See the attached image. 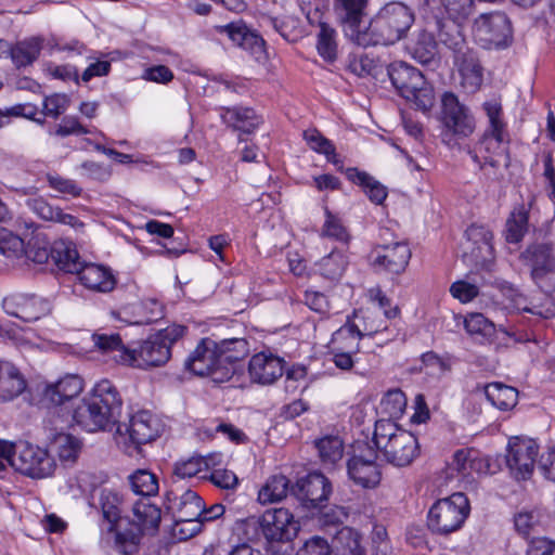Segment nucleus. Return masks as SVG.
<instances>
[{
	"mask_svg": "<svg viewBox=\"0 0 555 555\" xmlns=\"http://www.w3.org/2000/svg\"><path fill=\"white\" fill-rule=\"evenodd\" d=\"M99 505L102 511L104 525L102 527V542L121 555H132L138 552L140 532L132 529L121 530L119 520L125 509V501L118 492L104 488L100 491Z\"/></svg>",
	"mask_w": 555,
	"mask_h": 555,
	"instance_id": "f257e3e1",
	"label": "nucleus"
},
{
	"mask_svg": "<svg viewBox=\"0 0 555 555\" xmlns=\"http://www.w3.org/2000/svg\"><path fill=\"white\" fill-rule=\"evenodd\" d=\"M415 20L414 11L405 3L391 1L384 4L369 21L364 48L389 46L404 38Z\"/></svg>",
	"mask_w": 555,
	"mask_h": 555,
	"instance_id": "f03ea898",
	"label": "nucleus"
},
{
	"mask_svg": "<svg viewBox=\"0 0 555 555\" xmlns=\"http://www.w3.org/2000/svg\"><path fill=\"white\" fill-rule=\"evenodd\" d=\"M375 447L397 467L409 466L420 454L417 438L390 420H378L373 435Z\"/></svg>",
	"mask_w": 555,
	"mask_h": 555,
	"instance_id": "7ed1b4c3",
	"label": "nucleus"
},
{
	"mask_svg": "<svg viewBox=\"0 0 555 555\" xmlns=\"http://www.w3.org/2000/svg\"><path fill=\"white\" fill-rule=\"evenodd\" d=\"M7 461L15 470L31 478H46L54 470V460L46 449L27 441L10 443L0 440V472Z\"/></svg>",
	"mask_w": 555,
	"mask_h": 555,
	"instance_id": "20e7f679",
	"label": "nucleus"
},
{
	"mask_svg": "<svg viewBox=\"0 0 555 555\" xmlns=\"http://www.w3.org/2000/svg\"><path fill=\"white\" fill-rule=\"evenodd\" d=\"M387 74L400 95L417 109L426 112L434 106V89L417 68L406 62L395 61L388 65Z\"/></svg>",
	"mask_w": 555,
	"mask_h": 555,
	"instance_id": "39448f33",
	"label": "nucleus"
},
{
	"mask_svg": "<svg viewBox=\"0 0 555 555\" xmlns=\"http://www.w3.org/2000/svg\"><path fill=\"white\" fill-rule=\"evenodd\" d=\"M163 430L160 421L150 411H139L129 423L118 424L115 440L128 455L138 453L140 446L155 440Z\"/></svg>",
	"mask_w": 555,
	"mask_h": 555,
	"instance_id": "423d86ee",
	"label": "nucleus"
},
{
	"mask_svg": "<svg viewBox=\"0 0 555 555\" xmlns=\"http://www.w3.org/2000/svg\"><path fill=\"white\" fill-rule=\"evenodd\" d=\"M186 331L188 328L181 324H171L159 330L142 341L138 349H131L135 352V359L129 364L138 367L166 364L171 358V347L185 335Z\"/></svg>",
	"mask_w": 555,
	"mask_h": 555,
	"instance_id": "0eeeda50",
	"label": "nucleus"
},
{
	"mask_svg": "<svg viewBox=\"0 0 555 555\" xmlns=\"http://www.w3.org/2000/svg\"><path fill=\"white\" fill-rule=\"evenodd\" d=\"M469 502L462 492L438 500L428 512V528L436 534L449 535L464 525L469 515Z\"/></svg>",
	"mask_w": 555,
	"mask_h": 555,
	"instance_id": "6e6552de",
	"label": "nucleus"
},
{
	"mask_svg": "<svg viewBox=\"0 0 555 555\" xmlns=\"http://www.w3.org/2000/svg\"><path fill=\"white\" fill-rule=\"evenodd\" d=\"M367 0H335L333 10L345 36L363 47L369 34Z\"/></svg>",
	"mask_w": 555,
	"mask_h": 555,
	"instance_id": "1a4fd4ad",
	"label": "nucleus"
},
{
	"mask_svg": "<svg viewBox=\"0 0 555 555\" xmlns=\"http://www.w3.org/2000/svg\"><path fill=\"white\" fill-rule=\"evenodd\" d=\"M165 507L170 512L177 525H193L190 532L180 528L182 539L193 537L199 531L198 519L203 513V500L193 490H185L179 493L178 490H170L166 493Z\"/></svg>",
	"mask_w": 555,
	"mask_h": 555,
	"instance_id": "9d476101",
	"label": "nucleus"
},
{
	"mask_svg": "<svg viewBox=\"0 0 555 555\" xmlns=\"http://www.w3.org/2000/svg\"><path fill=\"white\" fill-rule=\"evenodd\" d=\"M218 354L217 341L203 338L185 361V367L195 375L210 376L217 383L229 380L232 369L222 366Z\"/></svg>",
	"mask_w": 555,
	"mask_h": 555,
	"instance_id": "9b49d317",
	"label": "nucleus"
},
{
	"mask_svg": "<svg viewBox=\"0 0 555 555\" xmlns=\"http://www.w3.org/2000/svg\"><path fill=\"white\" fill-rule=\"evenodd\" d=\"M474 34L486 49L505 48L512 41V23L503 12L481 14L475 20Z\"/></svg>",
	"mask_w": 555,
	"mask_h": 555,
	"instance_id": "f8f14e48",
	"label": "nucleus"
},
{
	"mask_svg": "<svg viewBox=\"0 0 555 555\" xmlns=\"http://www.w3.org/2000/svg\"><path fill=\"white\" fill-rule=\"evenodd\" d=\"M377 330H361L358 324L347 320L343 325L333 334L332 338V353L334 364L344 371H349L353 367L354 361L352 354L360 350V340L366 334L371 335Z\"/></svg>",
	"mask_w": 555,
	"mask_h": 555,
	"instance_id": "ddd939ff",
	"label": "nucleus"
},
{
	"mask_svg": "<svg viewBox=\"0 0 555 555\" xmlns=\"http://www.w3.org/2000/svg\"><path fill=\"white\" fill-rule=\"evenodd\" d=\"M440 120L447 133L459 138L469 137L476 127L469 108L453 92H444L441 96Z\"/></svg>",
	"mask_w": 555,
	"mask_h": 555,
	"instance_id": "4468645a",
	"label": "nucleus"
},
{
	"mask_svg": "<svg viewBox=\"0 0 555 555\" xmlns=\"http://www.w3.org/2000/svg\"><path fill=\"white\" fill-rule=\"evenodd\" d=\"M332 491L331 481L319 472H313L299 478L291 489V493L308 508L324 506Z\"/></svg>",
	"mask_w": 555,
	"mask_h": 555,
	"instance_id": "2eb2a0df",
	"label": "nucleus"
},
{
	"mask_svg": "<svg viewBox=\"0 0 555 555\" xmlns=\"http://www.w3.org/2000/svg\"><path fill=\"white\" fill-rule=\"evenodd\" d=\"M259 526L269 542H286L294 539L299 525L286 508L267 509L259 519Z\"/></svg>",
	"mask_w": 555,
	"mask_h": 555,
	"instance_id": "dca6fc26",
	"label": "nucleus"
},
{
	"mask_svg": "<svg viewBox=\"0 0 555 555\" xmlns=\"http://www.w3.org/2000/svg\"><path fill=\"white\" fill-rule=\"evenodd\" d=\"M538 443L530 438H513L507 448L506 464L517 479H528L534 468Z\"/></svg>",
	"mask_w": 555,
	"mask_h": 555,
	"instance_id": "f3484780",
	"label": "nucleus"
},
{
	"mask_svg": "<svg viewBox=\"0 0 555 555\" xmlns=\"http://www.w3.org/2000/svg\"><path fill=\"white\" fill-rule=\"evenodd\" d=\"M376 451L367 450V454H354L347 462V473L354 485L363 489H374L382 480V470L376 462Z\"/></svg>",
	"mask_w": 555,
	"mask_h": 555,
	"instance_id": "a211bd4d",
	"label": "nucleus"
},
{
	"mask_svg": "<svg viewBox=\"0 0 555 555\" xmlns=\"http://www.w3.org/2000/svg\"><path fill=\"white\" fill-rule=\"evenodd\" d=\"M7 314L24 322H34L50 311L49 302L35 295L14 294L2 301Z\"/></svg>",
	"mask_w": 555,
	"mask_h": 555,
	"instance_id": "6ab92c4d",
	"label": "nucleus"
},
{
	"mask_svg": "<svg viewBox=\"0 0 555 555\" xmlns=\"http://www.w3.org/2000/svg\"><path fill=\"white\" fill-rule=\"evenodd\" d=\"M373 264L390 273L404 271L411 258L409 245L403 241L380 244L374 249Z\"/></svg>",
	"mask_w": 555,
	"mask_h": 555,
	"instance_id": "aec40b11",
	"label": "nucleus"
},
{
	"mask_svg": "<svg viewBox=\"0 0 555 555\" xmlns=\"http://www.w3.org/2000/svg\"><path fill=\"white\" fill-rule=\"evenodd\" d=\"M248 374L253 383L272 385L284 374V360L271 353H256L249 360Z\"/></svg>",
	"mask_w": 555,
	"mask_h": 555,
	"instance_id": "412c9836",
	"label": "nucleus"
},
{
	"mask_svg": "<svg viewBox=\"0 0 555 555\" xmlns=\"http://www.w3.org/2000/svg\"><path fill=\"white\" fill-rule=\"evenodd\" d=\"M460 76V86L467 93H476L483 82V67L477 53L470 49L453 60Z\"/></svg>",
	"mask_w": 555,
	"mask_h": 555,
	"instance_id": "4be33fe9",
	"label": "nucleus"
},
{
	"mask_svg": "<svg viewBox=\"0 0 555 555\" xmlns=\"http://www.w3.org/2000/svg\"><path fill=\"white\" fill-rule=\"evenodd\" d=\"M76 424L89 433L105 430L116 424L99 405L88 397L77 405L73 415Z\"/></svg>",
	"mask_w": 555,
	"mask_h": 555,
	"instance_id": "5701e85b",
	"label": "nucleus"
},
{
	"mask_svg": "<svg viewBox=\"0 0 555 555\" xmlns=\"http://www.w3.org/2000/svg\"><path fill=\"white\" fill-rule=\"evenodd\" d=\"M88 398L117 423L121 413L122 400L118 389L111 380L102 379L96 383Z\"/></svg>",
	"mask_w": 555,
	"mask_h": 555,
	"instance_id": "b1692460",
	"label": "nucleus"
},
{
	"mask_svg": "<svg viewBox=\"0 0 555 555\" xmlns=\"http://www.w3.org/2000/svg\"><path fill=\"white\" fill-rule=\"evenodd\" d=\"M522 258L532 268L534 279L543 276L555 269L554 246L550 242L535 243L527 247Z\"/></svg>",
	"mask_w": 555,
	"mask_h": 555,
	"instance_id": "393cba45",
	"label": "nucleus"
},
{
	"mask_svg": "<svg viewBox=\"0 0 555 555\" xmlns=\"http://www.w3.org/2000/svg\"><path fill=\"white\" fill-rule=\"evenodd\" d=\"M220 117L228 127L241 134L253 133L262 122L260 116L250 107H222Z\"/></svg>",
	"mask_w": 555,
	"mask_h": 555,
	"instance_id": "a878e982",
	"label": "nucleus"
},
{
	"mask_svg": "<svg viewBox=\"0 0 555 555\" xmlns=\"http://www.w3.org/2000/svg\"><path fill=\"white\" fill-rule=\"evenodd\" d=\"M82 389V378L76 374H67L55 384L46 387L43 399L52 404L61 405L77 397Z\"/></svg>",
	"mask_w": 555,
	"mask_h": 555,
	"instance_id": "bb28decb",
	"label": "nucleus"
},
{
	"mask_svg": "<svg viewBox=\"0 0 555 555\" xmlns=\"http://www.w3.org/2000/svg\"><path fill=\"white\" fill-rule=\"evenodd\" d=\"M77 275L80 283L91 291L108 293L116 285L111 270L101 264L83 263Z\"/></svg>",
	"mask_w": 555,
	"mask_h": 555,
	"instance_id": "cd10ccee",
	"label": "nucleus"
},
{
	"mask_svg": "<svg viewBox=\"0 0 555 555\" xmlns=\"http://www.w3.org/2000/svg\"><path fill=\"white\" fill-rule=\"evenodd\" d=\"M27 382L17 366L0 359V401H11L26 389Z\"/></svg>",
	"mask_w": 555,
	"mask_h": 555,
	"instance_id": "c85d7f7f",
	"label": "nucleus"
},
{
	"mask_svg": "<svg viewBox=\"0 0 555 555\" xmlns=\"http://www.w3.org/2000/svg\"><path fill=\"white\" fill-rule=\"evenodd\" d=\"M435 28L439 41L453 52V60L470 50L462 34L460 22L436 18Z\"/></svg>",
	"mask_w": 555,
	"mask_h": 555,
	"instance_id": "c756f323",
	"label": "nucleus"
},
{
	"mask_svg": "<svg viewBox=\"0 0 555 555\" xmlns=\"http://www.w3.org/2000/svg\"><path fill=\"white\" fill-rule=\"evenodd\" d=\"M29 209L39 218L47 221H54L61 224L69 225L75 230L83 228V223L70 214L64 212L59 207L51 206L44 198L36 197L27 201Z\"/></svg>",
	"mask_w": 555,
	"mask_h": 555,
	"instance_id": "7c9ffc66",
	"label": "nucleus"
},
{
	"mask_svg": "<svg viewBox=\"0 0 555 555\" xmlns=\"http://www.w3.org/2000/svg\"><path fill=\"white\" fill-rule=\"evenodd\" d=\"M410 53L422 65H436L439 56L438 44L434 34L427 29L420 30L410 47Z\"/></svg>",
	"mask_w": 555,
	"mask_h": 555,
	"instance_id": "2f4dec72",
	"label": "nucleus"
},
{
	"mask_svg": "<svg viewBox=\"0 0 555 555\" xmlns=\"http://www.w3.org/2000/svg\"><path fill=\"white\" fill-rule=\"evenodd\" d=\"M361 534L350 527H341L331 541V550L335 555H366L362 545Z\"/></svg>",
	"mask_w": 555,
	"mask_h": 555,
	"instance_id": "473e14b6",
	"label": "nucleus"
},
{
	"mask_svg": "<svg viewBox=\"0 0 555 555\" xmlns=\"http://www.w3.org/2000/svg\"><path fill=\"white\" fill-rule=\"evenodd\" d=\"M504 143H508V141H498L493 135H489V132H485L477 151L470 152L474 163L479 165L481 169L487 165L492 168L499 167L500 162L495 156L503 154Z\"/></svg>",
	"mask_w": 555,
	"mask_h": 555,
	"instance_id": "72a5a7b5",
	"label": "nucleus"
},
{
	"mask_svg": "<svg viewBox=\"0 0 555 555\" xmlns=\"http://www.w3.org/2000/svg\"><path fill=\"white\" fill-rule=\"evenodd\" d=\"M482 108L488 118V127L485 132H489V135H493L498 141H509L501 99L492 98L487 100L483 102Z\"/></svg>",
	"mask_w": 555,
	"mask_h": 555,
	"instance_id": "f704fd0d",
	"label": "nucleus"
},
{
	"mask_svg": "<svg viewBox=\"0 0 555 555\" xmlns=\"http://www.w3.org/2000/svg\"><path fill=\"white\" fill-rule=\"evenodd\" d=\"M218 356L222 366H230L231 377L236 372V364L249 353V345L244 338H232L217 341Z\"/></svg>",
	"mask_w": 555,
	"mask_h": 555,
	"instance_id": "c9c22d12",
	"label": "nucleus"
},
{
	"mask_svg": "<svg viewBox=\"0 0 555 555\" xmlns=\"http://www.w3.org/2000/svg\"><path fill=\"white\" fill-rule=\"evenodd\" d=\"M349 264L348 256L338 249H333L328 255L315 262V271L325 280L339 281Z\"/></svg>",
	"mask_w": 555,
	"mask_h": 555,
	"instance_id": "e433bc0d",
	"label": "nucleus"
},
{
	"mask_svg": "<svg viewBox=\"0 0 555 555\" xmlns=\"http://www.w3.org/2000/svg\"><path fill=\"white\" fill-rule=\"evenodd\" d=\"M92 340L104 353L115 352V360L125 364L132 363L135 352L122 345L119 334H93Z\"/></svg>",
	"mask_w": 555,
	"mask_h": 555,
	"instance_id": "4c0bfd02",
	"label": "nucleus"
},
{
	"mask_svg": "<svg viewBox=\"0 0 555 555\" xmlns=\"http://www.w3.org/2000/svg\"><path fill=\"white\" fill-rule=\"evenodd\" d=\"M51 258L59 269L77 274L83 262L79 260L78 251L65 242H55L51 247Z\"/></svg>",
	"mask_w": 555,
	"mask_h": 555,
	"instance_id": "58836bf2",
	"label": "nucleus"
},
{
	"mask_svg": "<svg viewBox=\"0 0 555 555\" xmlns=\"http://www.w3.org/2000/svg\"><path fill=\"white\" fill-rule=\"evenodd\" d=\"M488 401L495 408L507 411L517 403L518 391L511 386L501 383H491L485 387Z\"/></svg>",
	"mask_w": 555,
	"mask_h": 555,
	"instance_id": "ea45409f",
	"label": "nucleus"
},
{
	"mask_svg": "<svg viewBox=\"0 0 555 555\" xmlns=\"http://www.w3.org/2000/svg\"><path fill=\"white\" fill-rule=\"evenodd\" d=\"M289 480L284 475H274L268 479L258 493L261 504H270L282 501L291 492Z\"/></svg>",
	"mask_w": 555,
	"mask_h": 555,
	"instance_id": "a19ab883",
	"label": "nucleus"
},
{
	"mask_svg": "<svg viewBox=\"0 0 555 555\" xmlns=\"http://www.w3.org/2000/svg\"><path fill=\"white\" fill-rule=\"evenodd\" d=\"M466 237L476 247L472 250L476 259L481 258L486 260L488 256H491L492 247V233L489 229L483 225L473 224L466 232Z\"/></svg>",
	"mask_w": 555,
	"mask_h": 555,
	"instance_id": "79ce46f5",
	"label": "nucleus"
},
{
	"mask_svg": "<svg viewBox=\"0 0 555 555\" xmlns=\"http://www.w3.org/2000/svg\"><path fill=\"white\" fill-rule=\"evenodd\" d=\"M324 216L325 219L320 231V236L348 245L351 240V235L343 220L337 215L333 214L327 207L324 208Z\"/></svg>",
	"mask_w": 555,
	"mask_h": 555,
	"instance_id": "37998d69",
	"label": "nucleus"
},
{
	"mask_svg": "<svg viewBox=\"0 0 555 555\" xmlns=\"http://www.w3.org/2000/svg\"><path fill=\"white\" fill-rule=\"evenodd\" d=\"M348 177L352 182L364 188L366 195L373 203L379 205L386 199V188L366 172L349 169Z\"/></svg>",
	"mask_w": 555,
	"mask_h": 555,
	"instance_id": "c03bdc74",
	"label": "nucleus"
},
{
	"mask_svg": "<svg viewBox=\"0 0 555 555\" xmlns=\"http://www.w3.org/2000/svg\"><path fill=\"white\" fill-rule=\"evenodd\" d=\"M135 521L141 529H157L160 522V509L143 498L132 505Z\"/></svg>",
	"mask_w": 555,
	"mask_h": 555,
	"instance_id": "a18cd8bd",
	"label": "nucleus"
},
{
	"mask_svg": "<svg viewBox=\"0 0 555 555\" xmlns=\"http://www.w3.org/2000/svg\"><path fill=\"white\" fill-rule=\"evenodd\" d=\"M315 448L323 465L336 464L344 454V443L338 436H325L317 440Z\"/></svg>",
	"mask_w": 555,
	"mask_h": 555,
	"instance_id": "49530a36",
	"label": "nucleus"
},
{
	"mask_svg": "<svg viewBox=\"0 0 555 555\" xmlns=\"http://www.w3.org/2000/svg\"><path fill=\"white\" fill-rule=\"evenodd\" d=\"M317 49L326 62L332 63L337 59L336 30L325 22H320Z\"/></svg>",
	"mask_w": 555,
	"mask_h": 555,
	"instance_id": "de8ad7c7",
	"label": "nucleus"
},
{
	"mask_svg": "<svg viewBox=\"0 0 555 555\" xmlns=\"http://www.w3.org/2000/svg\"><path fill=\"white\" fill-rule=\"evenodd\" d=\"M40 50V41L36 38L21 41L11 49V59L16 67H25L39 56Z\"/></svg>",
	"mask_w": 555,
	"mask_h": 555,
	"instance_id": "09e8293b",
	"label": "nucleus"
},
{
	"mask_svg": "<svg viewBox=\"0 0 555 555\" xmlns=\"http://www.w3.org/2000/svg\"><path fill=\"white\" fill-rule=\"evenodd\" d=\"M215 455L204 456H192L188 460L177 462L175 465V475L180 478H191L197 474L208 470L216 465Z\"/></svg>",
	"mask_w": 555,
	"mask_h": 555,
	"instance_id": "8fccbe9b",
	"label": "nucleus"
},
{
	"mask_svg": "<svg viewBox=\"0 0 555 555\" xmlns=\"http://www.w3.org/2000/svg\"><path fill=\"white\" fill-rule=\"evenodd\" d=\"M129 481L132 491L143 498L155 495L158 492L156 476L146 469H138L134 472L129 476Z\"/></svg>",
	"mask_w": 555,
	"mask_h": 555,
	"instance_id": "3c124183",
	"label": "nucleus"
},
{
	"mask_svg": "<svg viewBox=\"0 0 555 555\" xmlns=\"http://www.w3.org/2000/svg\"><path fill=\"white\" fill-rule=\"evenodd\" d=\"M53 448L61 461L74 462L80 452L81 442L73 435L62 433L55 437Z\"/></svg>",
	"mask_w": 555,
	"mask_h": 555,
	"instance_id": "603ef678",
	"label": "nucleus"
},
{
	"mask_svg": "<svg viewBox=\"0 0 555 555\" xmlns=\"http://www.w3.org/2000/svg\"><path fill=\"white\" fill-rule=\"evenodd\" d=\"M304 139L311 150L324 154L328 162L337 164L335 146L317 129H307L304 131Z\"/></svg>",
	"mask_w": 555,
	"mask_h": 555,
	"instance_id": "864d4df0",
	"label": "nucleus"
},
{
	"mask_svg": "<svg viewBox=\"0 0 555 555\" xmlns=\"http://www.w3.org/2000/svg\"><path fill=\"white\" fill-rule=\"evenodd\" d=\"M464 327L472 336L490 337L494 333V324L482 313H470L464 320Z\"/></svg>",
	"mask_w": 555,
	"mask_h": 555,
	"instance_id": "5fc2aeb1",
	"label": "nucleus"
},
{
	"mask_svg": "<svg viewBox=\"0 0 555 555\" xmlns=\"http://www.w3.org/2000/svg\"><path fill=\"white\" fill-rule=\"evenodd\" d=\"M528 225V216L525 211L513 212L506 221V241L518 243L522 240Z\"/></svg>",
	"mask_w": 555,
	"mask_h": 555,
	"instance_id": "6e6d98bb",
	"label": "nucleus"
},
{
	"mask_svg": "<svg viewBox=\"0 0 555 555\" xmlns=\"http://www.w3.org/2000/svg\"><path fill=\"white\" fill-rule=\"evenodd\" d=\"M441 3L454 22L467 20L475 11L474 0H441Z\"/></svg>",
	"mask_w": 555,
	"mask_h": 555,
	"instance_id": "4d7b16f0",
	"label": "nucleus"
},
{
	"mask_svg": "<svg viewBox=\"0 0 555 555\" xmlns=\"http://www.w3.org/2000/svg\"><path fill=\"white\" fill-rule=\"evenodd\" d=\"M24 251V241L10 230L0 228V254L10 258Z\"/></svg>",
	"mask_w": 555,
	"mask_h": 555,
	"instance_id": "13d9d810",
	"label": "nucleus"
},
{
	"mask_svg": "<svg viewBox=\"0 0 555 555\" xmlns=\"http://www.w3.org/2000/svg\"><path fill=\"white\" fill-rule=\"evenodd\" d=\"M405 403V395L400 389L389 390L382 400L384 411L391 417L400 416Z\"/></svg>",
	"mask_w": 555,
	"mask_h": 555,
	"instance_id": "bf43d9fd",
	"label": "nucleus"
},
{
	"mask_svg": "<svg viewBox=\"0 0 555 555\" xmlns=\"http://www.w3.org/2000/svg\"><path fill=\"white\" fill-rule=\"evenodd\" d=\"M141 318L137 324H152L164 318V307L155 299H149L140 306Z\"/></svg>",
	"mask_w": 555,
	"mask_h": 555,
	"instance_id": "052dcab7",
	"label": "nucleus"
},
{
	"mask_svg": "<svg viewBox=\"0 0 555 555\" xmlns=\"http://www.w3.org/2000/svg\"><path fill=\"white\" fill-rule=\"evenodd\" d=\"M25 256L28 260L42 264L51 258V247H49L48 243L34 238L28 243Z\"/></svg>",
	"mask_w": 555,
	"mask_h": 555,
	"instance_id": "680f3d73",
	"label": "nucleus"
},
{
	"mask_svg": "<svg viewBox=\"0 0 555 555\" xmlns=\"http://www.w3.org/2000/svg\"><path fill=\"white\" fill-rule=\"evenodd\" d=\"M69 105V99L65 94H52L43 100V114L51 118H57Z\"/></svg>",
	"mask_w": 555,
	"mask_h": 555,
	"instance_id": "e2e57ef3",
	"label": "nucleus"
},
{
	"mask_svg": "<svg viewBox=\"0 0 555 555\" xmlns=\"http://www.w3.org/2000/svg\"><path fill=\"white\" fill-rule=\"evenodd\" d=\"M47 180L50 188L62 194H67L73 197H77L81 194V188H79L74 180L57 175H48Z\"/></svg>",
	"mask_w": 555,
	"mask_h": 555,
	"instance_id": "0e129e2a",
	"label": "nucleus"
},
{
	"mask_svg": "<svg viewBox=\"0 0 555 555\" xmlns=\"http://www.w3.org/2000/svg\"><path fill=\"white\" fill-rule=\"evenodd\" d=\"M87 60L90 61L87 68L81 75L83 82H89L94 77L106 76L111 70V62L107 60H99L91 55H87Z\"/></svg>",
	"mask_w": 555,
	"mask_h": 555,
	"instance_id": "69168bd1",
	"label": "nucleus"
},
{
	"mask_svg": "<svg viewBox=\"0 0 555 555\" xmlns=\"http://www.w3.org/2000/svg\"><path fill=\"white\" fill-rule=\"evenodd\" d=\"M332 553L331 544L321 537H312L296 555H330Z\"/></svg>",
	"mask_w": 555,
	"mask_h": 555,
	"instance_id": "338daca9",
	"label": "nucleus"
},
{
	"mask_svg": "<svg viewBox=\"0 0 555 555\" xmlns=\"http://www.w3.org/2000/svg\"><path fill=\"white\" fill-rule=\"evenodd\" d=\"M526 555H555V542L547 538H534L529 542Z\"/></svg>",
	"mask_w": 555,
	"mask_h": 555,
	"instance_id": "774afa93",
	"label": "nucleus"
}]
</instances>
